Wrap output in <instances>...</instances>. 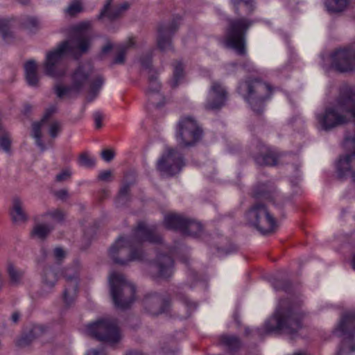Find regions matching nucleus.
I'll list each match as a JSON object with an SVG mask.
<instances>
[{
  "instance_id": "4c0bfd02",
  "label": "nucleus",
  "mask_w": 355,
  "mask_h": 355,
  "mask_svg": "<svg viewBox=\"0 0 355 355\" xmlns=\"http://www.w3.org/2000/svg\"><path fill=\"white\" fill-rule=\"evenodd\" d=\"M236 11L239 14L250 13L254 10V5L252 1L246 0H232Z\"/></svg>"
},
{
  "instance_id": "bb28decb",
  "label": "nucleus",
  "mask_w": 355,
  "mask_h": 355,
  "mask_svg": "<svg viewBox=\"0 0 355 355\" xmlns=\"http://www.w3.org/2000/svg\"><path fill=\"white\" fill-rule=\"evenodd\" d=\"M6 271L8 276L10 285L17 286L23 284L25 272L24 270L18 268L12 261H7Z\"/></svg>"
},
{
  "instance_id": "37998d69",
  "label": "nucleus",
  "mask_w": 355,
  "mask_h": 355,
  "mask_svg": "<svg viewBox=\"0 0 355 355\" xmlns=\"http://www.w3.org/2000/svg\"><path fill=\"white\" fill-rule=\"evenodd\" d=\"M220 342L230 349H236L240 346L239 340L233 336H222Z\"/></svg>"
},
{
  "instance_id": "dca6fc26",
  "label": "nucleus",
  "mask_w": 355,
  "mask_h": 355,
  "mask_svg": "<svg viewBox=\"0 0 355 355\" xmlns=\"http://www.w3.org/2000/svg\"><path fill=\"white\" fill-rule=\"evenodd\" d=\"M328 60L332 67L340 71H349L355 69V50L338 49L332 53Z\"/></svg>"
},
{
  "instance_id": "de8ad7c7",
  "label": "nucleus",
  "mask_w": 355,
  "mask_h": 355,
  "mask_svg": "<svg viewBox=\"0 0 355 355\" xmlns=\"http://www.w3.org/2000/svg\"><path fill=\"white\" fill-rule=\"evenodd\" d=\"M94 163V160L86 153H83L79 157V164L83 166L89 168L93 166Z\"/></svg>"
},
{
  "instance_id": "4468645a",
  "label": "nucleus",
  "mask_w": 355,
  "mask_h": 355,
  "mask_svg": "<svg viewBox=\"0 0 355 355\" xmlns=\"http://www.w3.org/2000/svg\"><path fill=\"white\" fill-rule=\"evenodd\" d=\"M336 334L338 336L344 337L346 340L343 344L338 355H344L347 352L354 351V347L346 346L355 334V314L354 313H347L343 316L336 330Z\"/></svg>"
},
{
  "instance_id": "e2e57ef3",
  "label": "nucleus",
  "mask_w": 355,
  "mask_h": 355,
  "mask_svg": "<svg viewBox=\"0 0 355 355\" xmlns=\"http://www.w3.org/2000/svg\"><path fill=\"white\" fill-rule=\"evenodd\" d=\"M185 303L188 305L189 304L191 307L195 308L196 306L194 303L189 302L188 299H185Z\"/></svg>"
},
{
  "instance_id": "aec40b11",
  "label": "nucleus",
  "mask_w": 355,
  "mask_h": 355,
  "mask_svg": "<svg viewBox=\"0 0 355 355\" xmlns=\"http://www.w3.org/2000/svg\"><path fill=\"white\" fill-rule=\"evenodd\" d=\"M161 85L155 74H151L148 78L147 95L149 103L157 108L162 107L165 103V98L160 93Z\"/></svg>"
},
{
  "instance_id": "4d7b16f0",
  "label": "nucleus",
  "mask_w": 355,
  "mask_h": 355,
  "mask_svg": "<svg viewBox=\"0 0 355 355\" xmlns=\"http://www.w3.org/2000/svg\"><path fill=\"white\" fill-rule=\"evenodd\" d=\"M140 62L144 67L148 69L150 67L151 64V56L147 55L146 57L141 58Z\"/></svg>"
},
{
  "instance_id": "a18cd8bd",
  "label": "nucleus",
  "mask_w": 355,
  "mask_h": 355,
  "mask_svg": "<svg viewBox=\"0 0 355 355\" xmlns=\"http://www.w3.org/2000/svg\"><path fill=\"white\" fill-rule=\"evenodd\" d=\"M45 215L58 223L62 222L66 216L65 212L59 209L48 211Z\"/></svg>"
},
{
  "instance_id": "f8f14e48",
  "label": "nucleus",
  "mask_w": 355,
  "mask_h": 355,
  "mask_svg": "<svg viewBox=\"0 0 355 355\" xmlns=\"http://www.w3.org/2000/svg\"><path fill=\"white\" fill-rule=\"evenodd\" d=\"M344 145L353 152L340 157L337 164L338 175L341 179H350L355 183V133L345 136Z\"/></svg>"
},
{
  "instance_id": "393cba45",
  "label": "nucleus",
  "mask_w": 355,
  "mask_h": 355,
  "mask_svg": "<svg viewBox=\"0 0 355 355\" xmlns=\"http://www.w3.org/2000/svg\"><path fill=\"white\" fill-rule=\"evenodd\" d=\"M133 234L135 239L139 243L144 241L156 243L161 241V237L155 234V228L153 227L147 226L144 223H139Z\"/></svg>"
},
{
  "instance_id": "423d86ee",
  "label": "nucleus",
  "mask_w": 355,
  "mask_h": 355,
  "mask_svg": "<svg viewBox=\"0 0 355 355\" xmlns=\"http://www.w3.org/2000/svg\"><path fill=\"white\" fill-rule=\"evenodd\" d=\"M86 334L96 339L111 345L117 344L122 338L116 320L102 318L87 325Z\"/></svg>"
},
{
  "instance_id": "b1692460",
  "label": "nucleus",
  "mask_w": 355,
  "mask_h": 355,
  "mask_svg": "<svg viewBox=\"0 0 355 355\" xmlns=\"http://www.w3.org/2000/svg\"><path fill=\"white\" fill-rule=\"evenodd\" d=\"M112 0H107L101 12L98 15V19L107 18L108 20L113 21L119 18L122 14L128 10L129 4L124 2L117 6L111 7Z\"/></svg>"
},
{
  "instance_id": "4be33fe9",
  "label": "nucleus",
  "mask_w": 355,
  "mask_h": 355,
  "mask_svg": "<svg viewBox=\"0 0 355 355\" xmlns=\"http://www.w3.org/2000/svg\"><path fill=\"white\" fill-rule=\"evenodd\" d=\"M151 270L157 277L168 278L173 273V260L168 255H159L151 265Z\"/></svg>"
},
{
  "instance_id": "8fccbe9b",
  "label": "nucleus",
  "mask_w": 355,
  "mask_h": 355,
  "mask_svg": "<svg viewBox=\"0 0 355 355\" xmlns=\"http://www.w3.org/2000/svg\"><path fill=\"white\" fill-rule=\"evenodd\" d=\"M54 196L61 200H66L69 196V192L66 189H62L54 191Z\"/></svg>"
},
{
  "instance_id": "72a5a7b5",
  "label": "nucleus",
  "mask_w": 355,
  "mask_h": 355,
  "mask_svg": "<svg viewBox=\"0 0 355 355\" xmlns=\"http://www.w3.org/2000/svg\"><path fill=\"white\" fill-rule=\"evenodd\" d=\"M202 229L200 223L195 220L186 218L184 229L182 230V232L184 234L196 236L200 234Z\"/></svg>"
},
{
  "instance_id": "a878e982",
  "label": "nucleus",
  "mask_w": 355,
  "mask_h": 355,
  "mask_svg": "<svg viewBox=\"0 0 355 355\" xmlns=\"http://www.w3.org/2000/svg\"><path fill=\"white\" fill-rule=\"evenodd\" d=\"M24 74L27 84L33 87L40 85V76L38 74V65L34 60H28L24 64Z\"/></svg>"
},
{
  "instance_id": "13d9d810",
  "label": "nucleus",
  "mask_w": 355,
  "mask_h": 355,
  "mask_svg": "<svg viewBox=\"0 0 355 355\" xmlns=\"http://www.w3.org/2000/svg\"><path fill=\"white\" fill-rule=\"evenodd\" d=\"M268 192H269V191H266L265 189H262L260 191H256L254 194H255V196L257 198L263 197V198H269L270 196H269Z\"/></svg>"
},
{
  "instance_id": "c85d7f7f",
  "label": "nucleus",
  "mask_w": 355,
  "mask_h": 355,
  "mask_svg": "<svg viewBox=\"0 0 355 355\" xmlns=\"http://www.w3.org/2000/svg\"><path fill=\"white\" fill-rule=\"evenodd\" d=\"M46 331V329L42 325H34L29 331L28 334L20 338L17 341V345L19 347H25L29 345L33 340L41 336Z\"/></svg>"
},
{
  "instance_id": "6e6552de",
  "label": "nucleus",
  "mask_w": 355,
  "mask_h": 355,
  "mask_svg": "<svg viewBox=\"0 0 355 355\" xmlns=\"http://www.w3.org/2000/svg\"><path fill=\"white\" fill-rule=\"evenodd\" d=\"M252 21L244 18L230 19L223 39L224 45L239 55L245 53V33Z\"/></svg>"
},
{
  "instance_id": "49530a36",
  "label": "nucleus",
  "mask_w": 355,
  "mask_h": 355,
  "mask_svg": "<svg viewBox=\"0 0 355 355\" xmlns=\"http://www.w3.org/2000/svg\"><path fill=\"white\" fill-rule=\"evenodd\" d=\"M72 172L69 168H66L62 169L58 174L55 176V181L58 182H62L64 181H67L71 177Z\"/></svg>"
},
{
  "instance_id": "864d4df0",
  "label": "nucleus",
  "mask_w": 355,
  "mask_h": 355,
  "mask_svg": "<svg viewBox=\"0 0 355 355\" xmlns=\"http://www.w3.org/2000/svg\"><path fill=\"white\" fill-rule=\"evenodd\" d=\"M94 119L95 122V125L96 128H100L102 127V121L103 119V115L99 112H96L94 114Z\"/></svg>"
},
{
  "instance_id": "6ab92c4d",
  "label": "nucleus",
  "mask_w": 355,
  "mask_h": 355,
  "mask_svg": "<svg viewBox=\"0 0 355 355\" xmlns=\"http://www.w3.org/2000/svg\"><path fill=\"white\" fill-rule=\"evenodd\" d=\"M145 309L152 315H158L167 311L169 306L168 300L156 293L147 295L144 300Z\"/></svg>"
},
{
  "instance_id": "7ed1b4c3",
  "label": "nucleus",
  "mask_w": 355,
  "mask_h": 355,
  "mask_svg": "<svg viewBox=\"0 0 355 355\" xmlns=\"http://www.w3.org/2000/svg\"><path fill=\"white\" fill-rule=\"evenodd\" d=\"M103 82V78L94 73L92 65L89 62H85L79 64L72 72L69 86L56 83L54 86V91L58 98H62L78 94L86 85H89L91 91L94 93L101 87Z\"/></svg>"
},
{
  "instance_id": "473e14b6",
  "label": "nucleus",
  "mask_w": 355,
  "mask_h": 355,
  "mask_svg": "<svg viewBox=\"0 0 355 355\" xmlns=\"http://www.w3.org/2000/svg\"><path fill=\"white\" fill-rule=\"evenodd\" d=\"M352 0H326L325 6L330 12L343 11L349 5Z\"/></svg>"
},
{
  "instance_id": "a211bd4d",
  "label": "nucleus",
  "mask_w": 355,
  "mask_h": 355,
  "mask_svg": "<svg viewBox=\"0 0 355 355\" xmlns=\"http://www.w3.org/2000/svg\"><path fill=\"white\" fill-rule=\"evenodd\" d=\"M177 26L174 24H162L157 28V45L158 49L163 51L172 49L171 36L175 33Z\"/></svg>"
},
{
  "instance_id": "f704fd0d",
  "label": "nucleus",
  "mask_w": 355,
  "mask_h": 355,
  "mask_svg": "<svg viewBox=\"0 0 355 355\" xmlns=\"http://www.w3.org/2000/svg\"><path fill=\"white\" fill-rule=\"evenodd\" d=\"M11 137L6 128L0 125V149L6 153H11Z\"/></svg>"
},
{
  "instance_id": "f03ea898",
  "label": "nucleus",
  "mask_w": 355,
  "mask_h": 355,
  "mask_svg": "<svg viewBox=\"0 0 355 355\" xmlns=\"http://www.w3.org/2000/svg\"><path fill=\"white\" fill-rule=\"evenodd\" d=\"M316 117L324 130L347 123L351 117H355V93L349 91L341 94L334 104L327 107Z\"/></svg>"
},
{
  "instance_id": "f257e3e1",
  "label": "nucleus",
  "mask_w": 355,
  "mask_h": 355,
  "mask_svg": "<svg viewBox=\"0 0 355 355\" xmlns=\"http://www.w3.org/2000/svg\"><path fill=\"white\" fill-rule=\"evenodd\" d=\"M90 48V40L87 37H78L75 41H63L55 48L46 52L43 62L44 73L46 76L60 79L67 72V67L62 60L67 53H70L75 58H79L86 53Z\"/></svg>"
},
{
  "instance_id": "09e8293b",
  "label": "nucleus",
  "mask_w": 355,
  "mask_h": 355,
  "mask_svg": "<svg viewBox=\"0 0 355 355\" xmlns=\"http://www.w3.org/2000/svg\"><path fill=\"white\" fill-rule=\"evenodd\" d=\"M98 179L102 182H111L112 179V171L111 170L101 171L98 175Z\"/></svg>"
},
{
  "instance_id": "6e6d98bb",
  "label": "nucleus",
  "mask_w": 355,
  "mask_h": 355,
  "mask_svg": "<svg viewBox=\"0 0 355 355\" xmlns=\"http://www.w3.org/2000/svg\"><path fill=\"white\" fill-rule=\"evenodd\" d=\"M85 355H107L103 348H92L89 349Z\"/></svg>"
},
{
  "instance_id": "39448f33",
  "label": "nucleus",
  "mask_w": 355,
  "mask_h": 355,
  "mask_svg": "<svg viewBox=\"0 0 355 355\" xmlns=\"http://www.w3.org/2000/svg\"><path fill=\"white\" fill-rule=\"evenodd\" d=\"M110 292L114 306L128 308L135 300V287L123 275L113 272L109 276Z\"/></svg>"
},
{
  "instance_id": "20e7f679",
  "label": "nucleus",
  "mask_w": 355,
  "mask_h": 355,
  "mask_svg": "<svg viewBox=\"0 0 355 355\" xmlns=\"http://www.w3.org/2000/svg\"><path fill=\"white\" fill-rule=\"evenodd\" d=\"M303 315L298 308L286 300L279 302L273 318L264 326L266 333L280 331L284 334L294 335L302 327Z\"/></svg>"
},
{
  "instance_id": "69168bd1",
  "label": "nucleus",
  "mask_w": 355,
  "mask_h": 355,
  "mask_svg": "<svg viewBox=\"0 0 355 355\" xmlns=\"http://www.w3.org/2000/svg\"><path fill=\"white\" fill-rule=\"evenodd\" d=\"M352 266H353V268L355 269V255H354V257L353 258Z\"/></svg>"
},
{
  "instance_id": "a19ab883",
  "label": "nucleus",
  "mask_w": 355,
  "mask_h": 355,
  "mask_svg": "<svg viewBox=\"0 0 355 355\" xmlns=\"http://www.w3.org/2000/svg\"><path fill=\"white\" fill-rule=\"evenodd\" d=\"M83 11V5L80 0L71 1L65 9V13L69 16L73 17Z\"/></svg>"
},
{
  "instance_id": "bf43d9fd",
  "label": "nucleus",
  "mask_w": 355,
  "mask_h": 355,
  "mask_svg": "<svg viewBox=\"0 0 355 355\" xmlns=\"http://www.w3.org/2000/svg\"><path fill=\"white\" fill-rule=\"evenodd\" d=\"M112 49V44L110 42H107V43L102 48V53L106 54L111 51Z\"/></svg>"
},
{
  "instance_id": "e433bc0d",
  "label": "nucleus",
  "mask_w": 355,
  "mask_h": 355,
  "mask_svg": "<svg viewBox=\"0 0 355 355\" xmlns=\"http://www.w3.org/2000/svg\"><path fill=\"white\" fill-rule=\"evenodd\" d=\"M52 228L49 225L39 223L33 227L31 236L33 238L44 239L49 234Z\"/></svg>"
},
{
  "instance_id": "7c9ffc66",
  "label": "nucleus",
  "mask_w": 355,
  "mask_h": 355,
  "mask_svg": "<svg viewBox=\"0 0 355 355\" xmlns=\"http://www.w3.org/2000/svg\"><path fill=\"white\" fill-rule=\"evenodd\" d=\"M186 218L177 214L166 215L164 224L168 229L178 230L182 232L184 229Z\"/></svg>"
},
{
  "instance_id": "5701e85b",
  "label": "nucleus",
  "mask_w": 355,
  "mask_h": 355,
  "mask_svg": "<svg viewBox=\"0 0 355 355\" xmlns=\"http://www.w3.org/2000/svg\"><path fill=\"white\" fill-rule=\"evenodd\" d=\"M10 216L12 221L16 224L26 223L28 220V215L25 209L24 200L19 196L12 199Z\"/></svg>"
},
{
  "instance_id": "c9c22d12",
  "label": "nucleus",
  "mask_w": 355,
  "mask_h": 355,
  "mask_svg": "<svg viewBox=\"0 0 355 355\" xmlns=\"http://www.w3.org/2000/svg\"><path fill=\"white\" fill-rule=\"evenodd\" d=\"M46 128L49 135L53 139L57 137L62 130V124L56 120H50L42 123V130Z\"/></svg>"
},
{
  "instance_id": "9b49d317",
  "label": "nucleus",
  "mask_w": 355,
  "mask_h": 355,
  "mask_svg": "<svg viewBox=\"0 0 355 355\" xmlns=\"http://www.w3.org/2000/svg\"><path fill=\"white\" fill-rule=\"evenodd\" d=\"M201 136L202 130L195 119L187 116L180 120L176 132V140L180 146H193Z\"/></svg>"
},
{
  "instance_id": "412c9836",
  "label": "nucleus",
  "mask_w": 355,
  "mask_h": 355,
  "mask_svg": "<svg viewBox=\"0 0 355 355\" xmlns=\"http://www.w3.org/2000/svg\"><path fill=\"white\" fill-rule=\"evenodd\" d=\"M56 105H51L46 108L44 116L40 121L34 122L32 124L31 137L35 139L36 145L41 149V150H45L44 144L42 141V123L45 121L51 120L50 117L56 112Z\"/></svg>"
},
{
  "instance_id": "680f3d73",
  "label": "nucleus",
  "mask_w": 355,
  "mask_h": 355,
  "mask_svg": "<svg viewBox=\"0 0 355 355\" xmlns=\"http://www.w3.org/2000/svg\"><path fill=\"white\" fill-rule=\"evenodd\" d=\"M125 355H144V354L139 352L131 351V352H128Z\"/></svg>"
},
{
  "instance_id": "2eb2a0df",
  "label": "nucleus",
  "mask_w": 355,
  "mask_h": 355,
  "mask_svg": "<svg viewBox=\"0 0 355 355\" xmlns=\"http://www.w3.org/2000/svg\"><path fill=\"white\" fill-rule=\"evenodd\" d=\"M79 271V265H76L67 268L64 272L66 285L63 291L62 300L67 306L72 304L77 297Z\"/></svg>"
},
{
  "instance_id": "c03bdc74",
  "label": "nucleus",
  "mask_w": 355,
  "mask_h": 355,
  "mask_svg": "<svg viewBox=\"0 0 355 355\" xmlns=\"http://www.w3.org/2000/svg\"><path fill=\"white\" fill-rule=\"evenodd\" d=\"M130 184H124L121 186L117 198V203L119 205L124 204L128 200V196L130 191Z\"/></svg>"
},
{
  "instance_id": "ea45409f",
  "label": "nucleus",
  "mask_w": 355,
  "mask_h": 355,
  "mask_svg": "<svg viewBox=\"0 0 355 355\" xmlns=\"http://www.w3.org/2000/svg\"><path fill=\"white\" fill-rule=\"evenodd\" d=\"M184 76V67L181 62H177L174 67L173 76L171 81L172 87H175L183 79Z\"/></svg>"
},
{
  "instance_id": "9d476101",
  "label": "nucleus",
  "mask_w": 355,
  "mask_h": 355,
  "mask_svg": "<svg viewBox=\"0 0 355 355\" xmlns=\"http://www.w3.org/2000/svg\"><path fill=\"white\" fill-rule=\"evenodd\" d=\"M108 253L110 259L120 265H125L130 261L141 260L143 258V252L135 248V243L123 236L119 237L110 246Z\"/></svg>"
},
{
  "instance_id": "0eeeda50",
  "label": "nucleus",
  "mask_w": 355,
  "mask_h": 355,
  "mask_svg": "<svg viewBox=\"0 0 355 355\" xmlns=\"http://www.w3.org/2000/svg\"><path fill=\"white\" fill-rule=\"evenodd\" d=\"M239 89L252 109L257 113L262 111L263 102L269 98L272 94L270 85L257 79L242 83Z\"/></svg>"
},
{
  "instance_id": "ddd939ff",
  "label": "nucleus",
  "mask_w": 355,
  "mask_h": 355,
  "mask_svg": "<svg viewBox=\"0 0 355 355\" xmlns=\"http://www.w3.org/2000/svg\"><path fill=\"white\" fill-rule=\"evenodd\" d=\"M184 165L182 155L175 149L167 148L157 163V170L163 174L173 175Z\"/></svg>"
},
{
  "instance_id": "cd10ccee",
  "label": "nucleus",
  "mask_w": 355,
  "mask_h": 355,
  "mask_svg": "<svg viewBox=\"0 0 355 355\" xmlns=\"http://www.w3.org/2000/svg\"><path fill=\"white\" fill-rule=\"evenodd\" d=\"M256 162L259 165L273 166L277 162V156L265 146H261V151L254 155Z\"/></svg>"
},
{
  "instance_id": "58836bf2",
  "label": "nucleus",
  "mask_w": 355,
  "mask_h": 355,
  "mask_svg": "<svg viewBox=\"0 0 355 355\" xmlns=\"http://www.w3.org/2000/svg\"><path fill=\"white\" fill-rule=\"evenodd\" d=\"M135 42L133 39L130 38L125 44L120 45L118 48V52L114 59V62L116 64H123L125 60V55L127 51L134 45Z\"/></svg>"
},
{
  "instance_id": "3c124183",
  "label": "nucleus",
  "mask_w": 355,
  "mask_h": 355,
  "mask_svg": "<svg viewBox=\"0 0 355 355\" xmlns=\"http://www.w3.org/2000/svg\"><path fill=\"white\" fill-rule=\"evenodd\" d=\"M26 26L30 30L33 31L39 26V21L33 17L28 18L26 21Z\"/></svg>"
},
{
  "instance_id": "052dcab7",
  "label": "nucleus",
  "mask_w": 355,
  "mask_h": 355,
  "mask_svg": "<svg viewBox=\"0 0 355 355\" xmlns=\"http://www.w3.org/2000/svg\"><path fill=\"white\" fill-rule=\"evenodd\" d=\"M20 318V314L18 312H14L11 315V320L13 322L16 323L19 321Z\"/></svg>"
},
{
  "instance_id": "0e129e2a",
  "label": "nucleus",
  "mask_w": 355,
  "mask_h": 355,
  "mask_svg": "<svg viewBox=\"0 0 355 355\" xmlns=\"http://www.w3.org/2000/svg\"><path fill=\"white\" fill-rule=\"evenodd\" d=\"M42 253L43 254V259H44L47 256V251L44 249H42Z\"/></svg>"
},
{
  "instance_id": "79ce46f5",
  "label": "nucleus",
  "mask_w": 355,
  "mask_h": 355,
  "mask_svg": "<svg viewBox=\"0 0 355 355\" xmlns=\"http://www.w3.org/2000/svg\"><path fill=\"white\" fill-rule=\"evenodd\" d=\"M0 33L6 41H8L12 37L8 21L5 19L0 18Z\"/></svg>"
},
{
  "instance_id": "f3484780",
  "label": "nucleus",
  "mask_w": 355,
  "mask_h": 355,
  "mask_svg": "<svg viewBox=\"0 0 355 355\" xmlns=\"http://www.w3.org/2000/svg\"><path fill=\"white\" fill-rule=\"evenodd\" d=\"M227 92L225 87L218 81L211 83L207 96L204 104L207 110L220 109L227 100Z\"/></svg>"
},
{
  "instance_id": "5fc2aeb1",
  "label": "nucleus",
  "mask_w": 355,
  "mask_h": 355,
  "mask_svg": "<svg viewBox=\"0 0 355 355\" xmlns=\"http://www.w3.org/2000/svg\"><path fill=\"white\" fill-rule=\"evenodd\" d=\"M101 156L105 161L110 162L114 158V152L111 150H104L101 153Z\"/></svg>"
},
{
  "instance_id": "c756f323",
  "label": "nucleus",
  "mask_w": 355,
  "mask_h": 355,
  "mask_svg": "<svg viewBox=\"0 0 355 355\" xmlns=\"http://www.w3.org/2000/svg\"><path fill=\"white\" fill-rule=\"evenodd\" d=\"M92 26L93 23L92 21H83L73 25L71 28L74 35L72 38L68 40L67 41L72 42L75 41L78 37H84L89 39L91 46L92 38L87 35H85L84 33L85 31L90 30L92 28Z\"/></svg>"
},
{
  "instance_id": "1a4fd4ad",
  "label": "nucleus",
  "mask_w": 355,
  "mask_h": 355,
  "mask_svg": "<svg viewBox=\"0 0 355 355\" xmlns=\"http://www.w3.org/2000/svg\"><path fill=\"white\" fill-rule=\"evenodd\" d=\"M248 223L263 234L275 231L277 222L266 206L262 202H255L246 214Z\"/></svg>"
},
{
  "instance_id": "2f4dec72",
  "label": "nucleus",
  "mask_w": 355,
  "mask_h": 355,
  "mask_svg": "<svg viewBox=\"0 0 355 355\" xmlns=\"http://www.w3.org/2000/svg\"><path fill=\"white\" fill-rule=\"evenodd\" d=\"M58 281V275L51 268L44 269L42 274L43 289L49 291L54 287Z\"/></svg>"
},
{
  "instance_id": "603ef678",
  "label": "nucleus",
  "mask_w": 355,
  "mask_h": 355,
  "mask_svg": "<svg viewBox=\"0 0 355 355\" xmlns=\"http://www.w3.org/2000/svg\"><path fill=\"white\" fill-rule=\"evenodd\" d=\"M53 257L58 261L62 260L65 257V252L60 248H56L53 250Z\"/></svg>"
}]
</instances>
